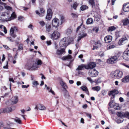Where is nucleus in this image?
<instances>
[{
  "label": "nucleus",
  "instance_id": "nucleus-1",
  "mask_svg": "<svg viewBox=\"0 0 129 129\" xmlns=\"http://www.w3.org/2000/svg\"><path fill=\"white\" fill-rule=\"evenodd\" d=\"M42 63L41 60H38L37 62L34 61H31L28 62L25 66V68L29 70H36L39 67V65Z\"/></svg>",
  "mask_w": 129,
  "mask_h": 129
},
{
  "label": "nucleus",
  "instance_id": "nucleus-2",
  "mask_svg": "<svg viewBox=\"0 0 129 129\" xmlns=\"http://www.w3.org/2000/svg\"><path fill=\"white\" fill-rule=\"evenodd\" d=\"M9 14L7 12H2L0 13V20L5 21H8Z\"/></svg>",
  "mask_w": 129,
  "mask_h": 129
},
{
  "label": "nucleus",
  "instance_id": "nucleus-3",
  "mask_svg": "<svg viewBox=\"0 0 129 129\" xmlns=\"http://www.w3.org/2000/svg\"><path fill=\"white\" fill-rule=\"evenodd\" d=\"M69 43L68 38V37H65L63 38L59 43V45L61 47H64L65 49Z\"/></svg>",
  "mask_w": 129,
  "mask_h": 129
},
{
  "label": "nucleus",
  "instance_id": "nucleus-4",
  "mask_svg": "<svg viewBox=\"0 0 129 129\" xmlns=\"http://www.w3.org/2000/svg\"><path fill=\"white\" fill-rule=\"evenodd\" d=\"M117 115L119 117H125L129 119V112H126L125 113L122 112H119L116 113Z\"/></svg>",
  "mask_w": 129,
  "mask_h": 129
},
{
  "label": "nucleus",
  "instance_id": "nucleus-5",
  "mask_svg": "<svg viewBox=\"0 0 129 129\" xmlns=\"http://www.w3.org/2000/svg\"><path fill=\"white\" fill-rule=\"evenodd\" d=\"M52 24L53 27H57L59 25V20L56 18H55L52 20Z\"/></svg>",
  "mask_w": 129,
  "mask_h": 129
},
{
  "label": "nucleus",
  "instance_id": "nucleus-6",
  "mask_svg": "<svg viewBox=\"0 0 129 129\" xmlns=\"http://www.w3.org/2000/svg\"><path fill=\"white\" fill-rule=\"evenodd\" d=\"M89 75L92 77L97 76L98 75V71L95 69L90 70L89 71Z\"/></svg>",
  "mask_w": 129,
  "mask_h": 129
},
{
  "label": "nucleus",
  "instance_id": "nucleus-7",
  "mask_svg": "<svg viewBox=\"0 0 129 129\" xmlns=\"http://www.w3.org/2000/svg\"><path fill=\"white\" fill-rule=\"evenodd\" d=\"M60 36L59 32L57 31H54L51 35V38L54 40H56L58 39Z\"/></svg>",
  "mask_w": 129,
  "mask_h": 129
},
{
  "label": "nucleus",
  "instance_id": "nucleus-8",
  "mask_svg": "<svg viewBox=\"0 0 129 129\" xmlns=\"http://www.w3.org/2000/svg\"><path fill=\"white\" fill-rule=\"evenodd\" d=\"M52 12L50 9H48L47 16L46 17V19L50 20L51 18L52 15Z\"/></svg>",
  "mask_w": 129,
  "mask_h": 129
},
{
  "label": "nucleus",
  "instance_id": "nucleus-9",
  "mask_svg": "<svg viewBox=\"0 0 129 129\" xmlns=\"http://www.w3.org/2000/svg\"><path fill=\"white\" fill-rule=\"evenodd\" d=\"M114 73L115 74L114 75V76L115 77H116L117 78H119L121 77L123 74L122 72L119 70H117L115 71L114 72Z\"/></svg>",
  "mask_w": 129,
  "mask_h": 129
},
{
  "label": "nucleus",
  "instance_id": "nucleus-10",
  "mask_svg": "<svg viewBox=\"0 0 129 129\" xmlns=\"http://www.w3.org/2000/svg\"><path fill=\"white\" fill-rule=\"evenodd\" d=\"M123 57L125 60H129V50L124 52Z\"/></svg>",
  "mask_w": 129,
  "mask_h": 129
},
{
  "label": "nucleus",
  "instance_id": "nucleus-11",
  "mask_svg": "<svg viewBox=\"0 0 129 129\" xmlns=\"http://www.w3.org/2000/svg\"><path fill=\"white\" fill-rule=\"evenodd\" d=\"M45 11L43 8H41L40 9V12L38 10H36L35 11L36 13L40 17L43 16L44 15Z\"/></svg>",
  "mask_w": 129,
  "mask_h": 129
},
{
  "label": "nucleus",
  "instance_id": "nucleus-12",
  "mask_svg": "<svg viewBox=\"0 0 129 129\" xmlns=\"http://www.w3.org/2000/svg\"><path fill=\"white\" fill-rule=\"evenodd\" d=\"M96 65V64L95 62H90L87 65H86V69H93L95 67Z\"/></svg>",
  "mask_w": 129,
  "mask_h": 129
},
{
  "label": "nucleus",
  "instance_id": "nucleus-13",
  "mask_svg": "<svg viewBox=\"0 0 129 129\" xmlns=\"http://www.w3.org/2000/svg\"><path fill=\"white\" fill-rule=\"evenodd\" d=\"M65 49L64 48L61 49L60 50L58 49L56 51V54L58 55H61L62 54L66 52Z\"/></svg>",
  "mask_w": 129,
  "mask_h": 129
},
{
  "label": "nucleus",
  "instance_id": "nucleus-14",
  "mask_svg": "<svg viewBox=\"0 0 129 129\" xmlns=\"http://www.w3.org/2000/svg\"><path fill=\"white\" fill-rule=\"evenodd\" d=\"M112 37L110 35H108L104 38L105 42L107 43H109L111 42L112 40Z\"/></svg>",
  "mask_w": 129,
  "mask_h": 129
},
{
  "label": "nucleus",
  "instance_id": "nucleus-15",
  "mask_svg": "<svg viewBox=\"0 0 129 129\" xmlns=\"http://www.w3.org/2000/svg\"><path fill=\"white\" fill-rule=\"evenodd\" d=\"M35 109H37V110L38 109L40 110H42L46 109V107L43 105L41 104H39L37 105Z\"/></svg>",
  "mask_w": 129,
  "mask_h": 129
},
{
  "label": "nucleus",
  "instance_id": "nucleus-16",
  "mask_svg": "<svg viewBox=\"0 0 129 129\" xmlns=\"http://www.w3.org/2000/svg\"><path fill=\"white\" fill-rule=\"evenodd\" d=\"M122 9L125 12L129 11V3L123 4Z\"/></svg>",
  "mask_w": 129,
  "mask_h": 129
},
{
  "label": "nucleus",
  "instance_id": "nucleus-17",
  "mask_svg": "<svg viewBox=\"0 0 129 129\" xmlns=\"http://www.w3.org/2000/svg\"><path fill=\"white\" fill-rule=\"evenodd\" d=\"M11 101L12 104H16L18 101V97L17 96L12 97L11 99Z\"/></svg>",
  "mask_w": 129,
  "mask_h": 129
},
{
  "label": "nucleus",
  "instance_id": "nucleus-18",
  "mask_svg": "<svg viewBox=\"0 0 129 129\" xmlns=\"http://www.w3.org/2000/svg\"><path fill=\"white\" fill-rule=\"evenodd\" d=\"M89 3L92 6L93 10H95L96 8H97L96 7H98L97 5H96V6L94 0H89Z\"/></svg>",
  "mask_w": 129,
  "mask_h": 129
},
{
  "label": "nucleus",
  "instance_id": "nucleus-19",
  "mask_svg": "<svg viewBox=\"0 0 129 129\" xmlns=\"http://www.w3.org/2000/svg\"><path fill=\"white\" fill-rule=\"evenodd\" d=\"M113 101L112 100L109 103V105L110 107L108 108L109 110L110 113H111L112 114H113V111L112 110V107H113Z\"/></svg>",
  "mask_w": 129,
  "mask_h": 129
},
{
  "label": "nucleus",
  "instance_id": "nucleus-20",
  "mask_svg": "<svg viewBox=\"0 0 129 129\" xmlns=\"http://www.w3.org/2000/svg\"><path fill=\"white\" fill-rule=\"evenodd\" d=\"M120 56V53L117 52L115 53L113 56V63L116 62L118 61V58Z\"/></svg>",
  "mask_w": 129,
  "mask_h": 129
},
{
  "label": "nucleus",
  "instance_id": "nucleus-21",
  "mask_svg": "<svg viewBox=\"0 0 129 129\" xmlns=\"http://www.w3.org/2000/svg\"><path fill=\"white\" fill-rule=\"evenodd\" d=\"M84 68L86 69V65L84 64H82L79 66L76 69V70H81Z\"/></svg>",
  "mask_w": 129,
  "mask_h": 129
},
{
  "label": "nucleus",
  "instance_id": "nucleus-22",
  "mask_svg": "<svg viewBox=\"0 0 129 129\" xmlns=\"http://www.w3.org/2000/svg\"><path fill=\"white\" fill-rule=\"evenodd\" d=\"M12 109L11 107H7L3 109V113H8L12 111Z\"/></svg>",
  "mask_w": 129,
  "mask_h": 129
},
{
  "label": "nucleus",
  "instance_id": "nucleus-23",
  "mask_svg": "<svg viewBox=\"0 0 129 129\" xmlns=\"http://www.w3.org/2000/svg\"><path fill=\"white\" fill-rule=\"evenodd\" d=\"M127 38L126 36H125L123 38L119 40L118 42V44L119 45H122L123 42L125 40H127Z\"/></svg>",
  "mask_w": 129,
  "mask_h": 129
},
{
  "label": "nucleus",
  "instance_id": "nucleus-24",
  "mask_svg": "<svg viewBox=\"0 0 129 129\" xmlns=\"http://www.w3.org/2000/svg\"><path fill=\"white\" fill-rule=\"evenodd\" d=\"M127 38L126 36H125L123 38L119 40L118 42V44L119 45H122L123 42L125 40H127Z\"/></svg>",
  "mask_w": 129,
  "mask_h": 129
},
{
  "label": "nucleus",
  "instance_id": "nucleus-25",
  "mask_svg": "<svg viewBox=\"0 0 129 129\" xmlns=\"http://www.w3.org/2000/svg\"><path fill=\"white\" fill-rule=\"evenodd\" d=\"M122 82L126 83L127 82H129V76H127L122 80Z\"/></svg>",
  "mask_w": 129,
  "mask_h": 129
},
{
  "label": "nucleus",
  "instance_id": "nucleus-26",
  "mask_svg": "<svg viewBox=\"0 0 129 129\" xmlns=\"http://www.w3.org/2000/svg\"><path fill=\"white\" fill-rule=\"evenodd\" d=\"M63 95L66 98H68L69 97L70 95L68 91H67L66 89H64L63 90Z\"/></svg>",
  "mask_w": 129,
  "mask_h": 129
},
{
  "label": "nucleus",
  "instance_id": "nucleus-27",
  "mask_svg": "<svg viewBox=\"0 0 129 129\" xmlns=\"http://www.w3.org/2000/svg\"><path fill=\"white\" fill-rule=\"evenodd\" d=\"M122 22L123 23V25H125L129 23V20L127 18H125L122 20Z\"/></svg>",
  "mask_w": 129,
  "mask_h": 129
},
{
  "label": "nucleus",
  "instance_id": "nucleus-28",
  "mask_svg": "<svg viewBox=\"0 0 129 129\" xmlns=\"http://www.w3.org/2000/svg\"><path fill=\"white\" fill-rule=\"evenodd\" d=\"M16 15L15 14L14 12H13L12 14L11 15L10 17V15L9 14V16L8 17V21H10L11 20L13 19L16 17Z\"/></svg>",
  "mask_w": 129,
  "mask_h": 129
},
{
  "label": "nucleus",
  "instance_id": "nucleus-29",
  "mask_svg": "<svg viewBox=\"0 0 129 129\" xmlns=\"http://www.w3.org/2000/svg\"><path fill=\"white\" fill-rule=\"evenodd\" d=\"M60 84L62 88L64 89H66L67 88V86L66 84V83L63 82L61 80L60 82Z\"/></svg>",
  "mask_w": 129,
  "mask_h": 129
},
{
  "label": "nucleus",
  "instance_id": "nucleus-30",
  "mask_svg": "<svg viewBox=\"0 0 129 129\" xmlns=\"http://www.w3.org/2000/svg\"><path fill=\"white\" fill-rule=\"evenodd\" d=\"M72 56L71 55H68L67 56L63 57L62 59L63 60H67L71 59H72Z\"/></svg>",
  "mask_w": 129,
  "mask_h": 129
},
{
  "label": "nucleus",
  "instance_id": "nucleus-31",
  "mask_svg": "<svg viewBox=\"0 0 129 129\" xmlns=\"http://www.w3.org/2000/svg\"><path fill=\"white\" fill-rule=\"evenodd\" d=\"M17 28L15 26H13L11 27L10 30V34H12L14 33V30H17Z\"/></svg>",
  "mask_w": 129,
  "mask_h": 129
},
{
  "label": "nucleus",
  "instance_id": "nucleus-32",
  "mask_svg": "<svg viewBox=\"0 0 129 129\" xmlns=\"http://www.w3.org/2000/svg\"><path fill=\"white\" fill-rule=\"evenodd\" d=\"M15 121L17 123L20 124L21 123V120L20 119V118L17 117H16L14 118H13Z\"/></svg>",
  "mask_w": 129,
  "mask_h": 129
},
{
  "label": "nucleus",
  "instance_id": "nucleus-33",
  "mask_svg": "<svg viewBox=\"0 0 129 129\" xmlns=\"http://www.w3.org/2000/svg\"><path fill=\"white\" fill-rule=\"evenodd\" d=\"M121 36V33L120 31H116L115 33V40H116L118 38Z\"/></svg>",
  "mask_w": 129,
  "mask_h": 129
},
{
  "label": "nucleus",
  "instance_id": "nucleus-34",
  "mask_svg": "<svg viewBox=\"0 0 129 129\" xmlns=\"http://www.w3.org/2000/svg\"><path fill=\"white\" fill-rule=\"evenodd\" d=\"M79 4V3L77 2H75L72 5H71V7L75 10H76L77 7Z\"/></svg>",
  "mask_w": 129,
  "mask_h": 129
},
{
  "label": "nucleus",
  "instance_id": "nucleus-35",
  "mask_svg": "<svg viewBox=\"0 0 129 129\" xmlns=\"http://www.w3.org/2000/svg\"><path fill=\"white\" fill-rule=\"evenodd\" d=\"M92 89L93 90L98 91L101 89V88L99 86H95L92 88Z\"/></svg>",
  "mask_w": 129,
  "mask_h": 129
},
{
  "label": "nucleus",
  "instance_id": "nucleus-36",
  "mask_svg": "<svg viewBox=\"0 0 129 129\" xmlns=\"http://www.w3.org/2000/svg\"><path fill=\"white\" fill-rule=\"evenodd\" d=\"M33 85V86L34 87H36L37 86L39 85V83L37 81H34L32 82Z\"/></svg>",
  "mask_w": 129,
  "mask_h": 129
},
{
  "label": "nucleus",
  "instance_id": "nucleus-37",
  "mask_svg": "<svg viewBox=\"0 0 129 129\" xmlns=\"http://www.w3.org/2000/svg\"><path fill=\"white\" fill-rule=\"evenodd\" d=\"M93 21L92 19L91 18H89L87 20L86 23L87 24H91Z\"/></svg>",
  "mask_w": 129,
  "mask_h": 129
},
{
  "label": "nucleus",
  "instance_id": "nucleus-38",
  "mask_svg": "<svg viewBox=\"0 0 129 129\" xmlns=\"http://www.w3.org/2000/svg\"><path fill=\"white\" fill-rule=\"evenodd\" d=\"M60 20L61 21V24H62L65 21V18L64 16L62 15H60Z\"/></svg>",
  "mask_w": 129,
  "mask_h": 129
},
{
  "label": "nucleus",
  "instance_id": "nucleus-39",
  "mask_svg": "<svg viewBox=\"0 0 129 129\" xmlns=\"http://www.w3.org/2000/svg\"><path fill=\"white\" fill-rule=\"evenodd\" d=\"M46 30L48 32L50 31L51 29V25L49 24H47L46 25Z\"/></svg>",
  "mask_w": 129,
  "mask_h": 129
},
{
  "label": "nucleus",
  "instance_id": "nucleus-40",
  "mask_svg": "<svg viewBox=\"0 0 129 129\" xmlns=\"http://www.w3.org/2000/svg\"><path fill=\"white\" fill-rule=\"evenodd\" d=\"M72 29L70 28H69L67 29L66 30V34L67 35L70 34L72 33Z\"/></svg>",
  "mask_w": 129,
  "mask_h": 129
},
{
  "label": "nucleus",
  "instance_id": "nucleus-41",
  "mask_svg": "<svg viewBox=\"0 0 129 129\" xmlns=\"http://www.w3.org/2000/svg\"><path fill=\"white\" fill-rule=\"evenodd\" d=\"M88 8V7L86 5H82L80 7V9L82 11L85 10L86 9Z\"/></svg>",
  "mask_w": 129,
  "mask_h": 129
},
{
  "label": "nucleus",
  "instance_id": "nucleus-42",
  "mask_svg": "<svg viewBox=\"0 0 129 129\" xmlns=\"http://www.w3.org/2000/svg\"><path fill=\"white\" fill-rule=\"evenodd\" d=\"M107 62L108 63L112 64L113 62V57H111L108 59Z\"/></svg>",
  "mask_w": 129,
  "mask_h": 129
},
{
  "label": "nucleus",
  "instance_id": "nucleus-43",
  "mask_svg": "<svg viewBox=\"0 0 129 129\" xmlns=\"http://www.w3.org/2000/svg\"><path fill=\"white\" fill-rule=\"evenodd\" d=\"M23 45L22 44H20L18 46V50H21L23 49Z\"/></svg>",
  "mask_w": 129,
  "mask_h": 129
},
{
  "label": "nucleus",
  "instance_id": "nucleus-44",
  "mask_svg": "<svg viewBox=\"0 0 129 129\" xmlns=\"http://www.w3.org/2000/svg\"><path fill=\"white\" fill-rule=\"evenodd\" d=\"M80 88L83 91H86L88 89L87 87L85 86H82Z\"/></svg>",
  "mask_w": 129,
  "mask_h": 129
},
{
  "label": "nucleus",
  "instance_id": "nucleus-45",
  "mask_svg": "<svg viewBox=\"0 0 129 129\" xmlns=\"http://www.w3.org/2000/svg\"><path fill=\"white\" fill-rule=\"evenodd\" d=\"M113 44H109L107 46V49H110L112 48L113 47Z\"/></svg>",
  "mask_w": 129,
  "mask_h": 129
},
{
  "label": "nucleus",
  "instance_id": "nucleus-46",
  "mask_svg": "<svg viewBox=\"0 0 129 129\" xmlns=\"http://www.w3.org/2000/svg\"><path fill=\"white\" fill-rule=\"evenodd\" d=\"M93 30L95 31L96 33H97L99 30V28L98 27H94L93 28Z\"/></svg>",
  "mask_w": 129,
  "mask_h": 129
},
{
  "label": "nucleus",
  "instance_id": "nucleus-47",
  "mask_svg": "<svg viewBox=\"0 0 129 129\" xmlns=\"http://www.w3.org/2000/svg\"><path fill=\"white\" fill-rule=\"evenodd\" d=\"M107 91L105 90H103L102 91L101 93L103 96L106 95L107 93Z\"/></svg>",
  "mask_w": 129,
  "mask_h": 129
},
{
  "label": "nucleus",
  "instance_id": "nucleus-48",
  "mask_svg": "<svg viewBox=\"0 0 129 129\" xmlns=\"http://www.w3.org/2000/svg\"><path fill=\"white\" fill-rule=\"evenodd\" d=\"M3 128L4 129H17L14 128H11L9 125H7L6 127H4Z\"/></svg>",
  "mask_w": 129,
  "mask_h": 129
},
{
  "label": "nucleus",
  "instance_id": "nucleus-49",
  "mask_svg": "<svg viewBox=\"0 0 129 129\" xmlns=\"http://www.w3.org/2000/svg\"><path fill=\"white\" fill-rule=\"evenodd\" d=\"M95 81V82L97 83H99L101 82V79L100 78H99L96 80Z\"/></svg>",
  "mask_w": 129,
  "mask_h": 129
},
{
  "label": "nucleus",
  "instance_id": "nucleus-50",
  "mask_svg": "<svg viewBox=\"0 0 129 129\" xmlns=\"http://www.w3.org/2000/svg\"><path fill=\"white\" fill-rule=\"evenodd\" d=\"M100 18V16H95L94 18V20L96 21H98L99 20Z\"/></svg>",
  "mask_w": 129,
  "mask_h": 129
},
{
  "label": "nucleus",
  "instance_id": "nucleus-51",
  "mask_svg": "<svg viewBox=\"0 0 129 129\" xmlns=\"http://www.w3.org/2000/svg\"><path fill=\"white\" fill-rule=\"evenodd\" d=\"M39 23L42 26H43L45 25V23L43 21H40Z\"/></svg>",
  "mask_w": 129,
  "mask_h": 129
},
{
  "label": "nucleus",
  "instance_id": "nucleus-52",
  "mask_svg": "<svg viewBox=\"0 0 129 129\" xmlns=\"http://www.w3.org/2000/svg\"><path fill=\"white\" fill-rule=\"evenodd\" d=\"M108 31L109 32L112 31H113V26H112L109 28L108 29Z\"/></svg>",
  "mask_w": 129,
  "mask_h": 129
},
{
  "label": "nucleus",
  "instance_id": "nucleus-53",
  "mask_svg": "<svg viewBox=\"0 0 129 129\" xmlns=\"http://www.w3.org/2000/svg\"><path fill=\"white\" fill-rule=\"evenodd\" d=\"M108 95L110 96L111 95H112L113 96V90H112L111 91H109L108 93Z\"/></svg>",
  "mask_w": 129,
  "mask_h": 129
},
{
  "label": "nucleus",
  "instance_id": "nucleus-54",
  "mask_svg": "<svg viewBox=\"0 0 129 129\" xmlns=\"http://www.w3.org/2000/svg\"><path fill=\"white\" fill-rule=\"evenodd\" d=\"M5 8L7 10H11L12 9V8L9 6H5Z\"/></svg>",
  "mask_w": 129,
  "mask_h": 129
},
{
  "label": "nucleus",
  "instance_id": "nucleus-55",
  "mask_svg": "<svg viewBox=\"0 0 129 129\" xmlns=\"http://www.w3.org/2000/svg\"><path fill=\"white\" fill-rule=\"evenodd\" d=\"M86 115L88 117H89L90 118V119H91V114H89V113H85Z\"/></svg>",
  "mask_w": 129,
  "mask_h": 129
},
{
  "label": "nucleus",
  "instance_id": "nucleus-56",
  "mask_svg": "<svg viewBox=\"0 0 129 129\" xmlns=\"http://www.w3.org/2000/svg\"><path fill=\"white\" fill-rule=\"evenodd\" d=\"M71 15L72 16V17L73 18H76L77 17V15L75 14L72 13L71 14Z\"/></svg>",
  "mask_w": 129,
  "mask_h": 129
},
{
  "label": "nucleus",
  "instance_id": "nucleus-57",
  "mask_svg": "<svg viewBox=\"0 0 129 129\" xmlns=\"http://www.w3.org/2000/svg\"><path fill=\"white\" fill-rule=\"evenodd\" d=\"M118 119V122L119 123H120L122 122L123 121V119L122 118H119Z\"/></svg>",
  "mask_w": 129,
  "mask_h": 129
},
{
  "label": "nucleus",
  "instance_id": "nucleus-58",
  "mask_svg": "<svg viewBox=\"0 0 129 129\" xmlns=\"http://www.w3.org/2000/svg\"><path fill=\"white\" fill-rule=\"evenodd\" d=\"M87 80L89 81L90 82L92 83L93 82L92 80L91 79V78L90 77H88L87 78Z\"/></svg>",
  "mask_w": 129,
  "mask_h": 129
},
{
  "label": "nucleus",
  "instance_id": "nucleus-59",
  "mask_svg": "<svg viewBox=\"0 0 129 129\" xmlns=\"http://www.w3.org/2000/svg\"><path fill=\"white\" fill-rule=\"evenodd\" d=\"M36 0H31V2L32 4L34 6L36 5Z\"/></svg>",
  "mask_w": 129,
  "mask_h": 129
},
{
  "label": "nucleus",
  "instance_id": "nucleus-60",
  "mask_svg": "<svg viewBox=\"0 0 129 129\" xmlns=\"http://www.w3.org/2000/svg\"><path fill=\"white\" fill-rule=\"evenodd\" d=\"M7 39H8V40L10 41L11 42H13L14 41V40H13L12 39L11 37H8L7 38Z\"/></svg>",
  "mask_w": 129,
  "mask_h": 129
},
{
  "label": "nucleus",
  "instance_id": "nucleus-61",
  "mask_svg": "<svg viewBox=\"0 0 129 129\" xmlns=\"http://www.w3.org/2000/svg\"><path fill=\"white\" fill-rule=\"evenodd\" d=\"M33 26L32 24H30L28 26V28H30V29H31L32 30H33Z\"/></svg>",
  "mask_w": 129,
  "mask_h": 129
},
{
  "label": "nucleus",
  "instance_id": "nucleus-62",
  "mask_svg": "<svg viewBox=\"0 0 129 129\" xmlns=\"http://www.w3.org/2000/svg\"><path fill=\"white\" fill-rule=\"evenodd\" d=\"M29 86V85H22V87L24 88H27Z\"/></svg>",
  "mask_w": 129,
  "mask_h": 129
},
{
  "label": "nucleus",
  "instance_id": "nucleus-63",
  "mask_svg": "<svg viewBox=\"0 0 129 129\" xmlns=\"http://www.w3.org/2000/svg\"><path fill=\"white\" fill-rule=\"evenodd\" d=\"M10 35L13 38H15L17 36L16 34H14V33L12 34H11Z\"/></svg>",
  "mask_w": 129,
  "mask_h": 129
},
{
  "label": "nucleus",
  "instance_id": "nucleus-64",
  "mask_svg": "<svg viewBox=\"0 0 129 129\" xmlns=\"http://www.w3.org/2000/svg\"><path fill=\"white\" fill-rule=\"evenodd\" d=\"M4 29V32L5 34H6L7 33V30L6 28V27H5L4 26L3 27Z\"/></svg>",
  "mask_w": 129,
  "mask_h": 129
}]
</instances>
